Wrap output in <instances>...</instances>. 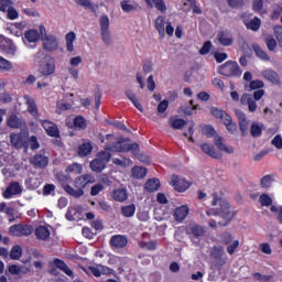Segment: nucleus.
<instances>
[{"instance_id": "1", "label": "nucleus", "mask_w": 282, "mask_h": 282, "mask_svg": "<svg viewBox=\"0 0 282 282\" xmlns=\"http://www.w3.org/2000/svg\"><path fill=\"white\" fill-rule=\"evenodd\" d=\"M212 206H220L215 213L214 217H220L223 220H218V226L225 227L235 218V212L230 208V204L228 202L223 200L214 195V200L212 202Z\"/></svg>"}, {"instance_id": "2", "label": "nucleus", "mask_w": 282, "mask_h": 282, "mask_svg": "<svg viewBox=\"0 0 282 282\" xmlns=\"http://www.w3.org/2000/svg\"><path fill=\"white\" fill-rule=\"evenodd\" d=\"M34 61L40 62L43 61L40 65L39 72L42 76H52L56 69V65L54 64V58L50 56H45L43 52H37L35 54Z\"/></svg>"}, {"instance_id": "3", "label": "nucleus", "mask_w": 282, "mask_h": 282, "mask_svg": "<svg viewBox=\"0 0 282 282\" xmlns=\"http://www.w3.org/2000/svg\"><path fill=\"white\" fill-rule=\"evenodd\" d=\"M129 141V139H126L124 141H118L112 144H106V151H112L113 153H127L131 151L133 155H137L140 145L138 143H127Z\"/></svg>"}, {"instance_id": "4", "label": "nucleus", "mask_w": 282, "mask_h": 282, "mask_svg": "<svg viewBox=\"0 0 282 282\" xmlns=\"http://www.w3.org/2000/svg\"><path fill=\"white\" fill-rule=\"evenodd\" d=\"M110 161L111 154L107 151H100L97 153L96 159L90 162V169L94 173H102Z\"/></svg>"}, {"instance_id": "5", "label": "nucleus", "mask_w": 282, "mask_h": 282, "mask_svg": "<svg viewBox=\"0 0 282 282\" xmlns=\"http://www.w3.org/2000/svg\"><path fill=\"white\" fill-rule=\"evenodd\" d=\"M99 25L104 45H106V47H111V45H113V37L111 36V31L109 30L110 22L107 14H102L99 18Z\"/></svg>"}, {"instance_id": "6", "label": "nucleus", "mask_w": 282, "mask_h": 282, "mask_svg": "<svg viewBox=\"0 0 282 282\" xmlns=\"http://www.w3.org/2000/svg\"><path fill=\"white\" fill-rule=\"evenodd\" d=\"M154 28L159 32V36L161 39H164V36H173L175 29L173 28V24L171 22H166L164 15H159L155 19Z\"/></svg>"}, {"instance_id": "7", "label": "nucleus", "mask_w": 282, "mask_h": 282, "mask_svg": "<svg viewBox=\"0 0 282 282\" xmlns=\"http://www.w3.org/2000/svg\"><path fill=\"white\" fill-rule=\"evenodd\" d=\"M218 73L227 78H235L237 76H241V67H239L237 62L228 61L219 66Z\"/></svg>"}, {"instance_id": "8", "label": "nucleus", "mask_w": 282, "mask_h": 282, "mask_svg": "<svg viewBox=\"0 0 282 282\" xmlns=\"http://www.w3.org/2000/svg\"><path fill=\"white\" fill-rule=\"evenodd\" d=\"M40 35L44 50L47 52L58 50V39L54 35H47V31L44 25H40Z\"/></svg>"}, {"instance_id": "9", "label": "nucleus", "mask_w": 282, "mask_h": 282, "mask_svg": "<svg viewBox=\"0 0 282 282\" xmlns=\"http://www.w3.org/2000/svg\"><path fill=\"white\" fill-rule=\"evenodd\" d=\"M34 232V228L30 225L18 224L9 228L11 237H28Z\"/></svg>"}, {"instance_id": "10", "label": "nucleus", "mask_w": 282, "mask_h": 282, "mask_svg": "<svg viewBox=\"0 0 282 282\" xmlns=\"http://www.w3.org/2000/svg\"><path fill=\"white\" fill-rule=\"evenodd\" d=\"M232 234L225 231L220 235V241L227 246L228 254H235L237 248H239V240H234ZM234 240V241H232Z\"/></svg>"}, {"instance_id": "11", "label": "nucleus", "mask_w": 282, "mask_h": 282, "mask_svg": "<svg viewBox=\"0 0 282 282\" xmlns=\"http://www.w3.org/2000/svg\"><path fill=\"white\" fill-rule=\"evenodd\" d=\"M171 186H173L178 193H184L191 188V183L185 178H182L177 175H173L170 182Z\"/></svg>"}, {"instance_id": "12", "label": "nucleus", "mask_w": 282, "mask_h": 282, "mask_svg": "<svg viewBox=\"0 0 282 282\" xmlns=\"http://www.w3.org/2000/svg\"><path fill=\"white\" fill-rule=\"evenodd\" d=\"M236 116L238 118L239 129L241 131V135L242 137L248 135V129L250 127V120H248V117H246V112H243L241 110H236Z\"/></svg>"}, {"instance_id": "13", "label": "nucleus", "mask_w": 282, "mask_h": 282, "mask_svg": "<svg viewBox=\"0 0 282 282\" xmlns=\"http://www.w3.org/2000/svg\"><path fill=\"white\" fill-rule=\"evenodd\" d=\"M95 182L96 177H94L91 174H84L75 178L74 186L75 188H79V191H84L87 184H94Z\"/></svg>"}, {"instance_id": "14", "label": "nucleus", "mask_w": 282, "mask_h": 282, "mask_svg": "<svg viewBox=\"0 0 282 282\" xmlns=\"http://www.w3.org/2000/svg\"><path fill=\"white\" fill-rule=\"evenodd\" d=\"M7 124H8V127H10V129H23V128L28 127L25 119L17 116V115H10L7 120Z\"/></svg>"}, {"instance_id": "15", "label": "nucleus", "mask_w": 282, "mask_h": 282, "mask_svg": "<svg viewBox=\"0 0 282 282\" xmlns=\"http://www.w3.org/2000/svg\"><path fill=\"white\" fill-rule=\"evenodd\" d=\"M0 50L6 52V54L13 56L17 52V46H14L12 41L8 40L6 36H0Z\"/></svg>"}, {"instance_id": "16", "label": "nucleus", "mask_w": 282, "mask_h": 282, "mask_svg": "<svg viewBox=\"0 0 282 282\" xmlns=\"http://www.w3.org/2000/svg\"><path fill=\"white\" fill-rule=\"evenodd\" d=\"M241 105L248 106V111L254 113L257 111V100L252 97L251 94H243L240 98Z\"/></svg>"}, {"instance_id": "17", "label": "nucleus", "mask_w": 282, "mask_h": 282, "mask_svg": "<svg viewBox=\"0 0 282 282\" xmlns=\"http://www.w3.org/2000/svg\"><path fill=\"white\" fill-rule=\"evenodd\" d=\"M30 163L35 166V169H45L50 164V159L43 154H35L30 159Z\"/></svg>"}, {"instance_id": "18", "label": "nucleus", "mask_w": 282, "mask_h": 282, "mask_svg": "<svg viewBox=\"0 0 282 282\" xmlns=\"http://www.w3.org/2000/svg\"><path fill=\"white\" fill-rule=\"evenodd\" d=\"M22 189L19 182H12L8 185L7 189L3 192L2 195L6 199H10L12 195H20Z\"/></svg>"}, {"instance_id": "19", "label": "nucleus", "mask_w": 282, "mask_h": 282, "mask_svg": "<svg viewBox=\"0 0 282 282\" xmlns=\"http://www.w3.org/2000/svg\"><path fill=\"white\" fill-rule=\"evenodd\" d=\"M216 41L220 43V45H224L225 47H228L229 45H232L234 43V37L231 33H228L226 31H220L217 34Z\"/></svg>"}, {"instance_id": "20", "label": "nucleus", "mask_w": 282, "mask_h": 282, "mask_svg": "<svg viewBox=\"0 0 282 282\" xmlns=\"http://www.w3.org/2000/svg\"><path fill=\"white\" fill-rule=\"evenodd\" d=\"M61 184H62L64 191L72 197H75L76 199H78V198L83 197V195H85V189L74 188V187H72V185H68L67 183H65V181H61Z\"/></svg>"}, {"instance_id": "21", "label": "nucleus", "mask_w": 282, "mask_h": 282, "mask_svg": "<svg viewBox=\"0 0 282 282\" xmlns=\"http://www.w3.org/2000/svg\"><path fill=\"white\" fill-rule=\"evenodd\" d=\"M10 142L14 149H24L28 151V143L23 142V137L19 133H11L10 134Z\"/></svg>"}, {"instance_id": "22", "label": "nucleus", "mask_w": 282, "mask_h": 282, "mask_svg": "<svg viewBox=\"0 0 282 282\" xmlns=\"http://www.w3.org/2000/svg\"><path fill=\"white\" fill-rule=\"evenodd\" d=\"M127 243H129V240L122 235L112 236L110 239V246L117 249L127 248Z\"/></svg>"}, {"instance_id": "23", "label": "nucleus", "mask_w": 282, "mask_h": 282, "mask_svg": "<svg viewBox=\"0 0 282 282\" xmlns=\"http://www.w3.org/2000/svg\"><path fill=\"white\" fill-rule=\"evenodd\" d=\"M24 100L28 106L29 113H31L33 118H39V107L36 106V101L28 95L24 96Z\"/></svg>"}, {"instance_id": "24", "label": "nucleus", "mask_w": 282, "mask_h": 282, "mask_svg": "<svg viewBox=\"0 0 282 282\" xmlns=\"http://www.w3.org/2000/svg\"><path fill=\"white\" fill-rule=\"evenodd\" d=\"M206 234V229L202 227L200 225H191L187 228V235H191V237H194L195 239H199V237H204Z\"/></svg>"}, {"instance_id": "25", "label": "nucleus", "mask_w": 282, "mask_h": 282, "mask_svg": "<svg viewBox=\"0 0 282 282\" xmlns=\"http://www.w3.org/2000/svg\"><path fill=\"white\" fill-rule=\"evenodd\" d=\"M263 78L272 83L273 85H281V79L279 78V74L272 69H265L262 72Z\"/></svg>"}, {"instance_id": "26", "label": "nucleus", "mask_w": 282, "mask_h": 282, "mask_svg": "<svg viewBox=\"0 0 282 282\" xmlns=\"http://www.w3.org/2000/svg\"><path fill=\"white\" fill-rule=\"evenodd\" d=\"M202 151L206 153V155H209V158H213L214 160H221V154L213 148V145L208 143H204L200 145Z\"/></svg>"}, {"instance_id": "27", "label": "nucleus", "mask_w": 282, "mask_h": 282, "mask_svg": "<svg viewBox=\"0 0 282 282\" xmlns=\"http://www.w3.org/2000/svg\"><path fill=\"white\" fill-rule=\"evenodd\" d=\"M148 8H156L160 12H166V2L164 0H144Z\"/></svg>"}, {"instance_id": "28", "label": "nucleus", "mask_w": 282, "mask_h": 282, "mask_svg": "<svg viewBox=\"0 0 282 282\" xmlns=\"http://www.w3.org/2000/svg\"><path fill=\"white\" fill-rule=\"evenodd\" d=\"M214 143H215V147H217L219 151H224V153H228V154L235 153V148L226 147V144H224V139L221 137H215Z\"/></svg>"}, {"instance_id": "29", "label": "nucleus", "mask_w": 282, "mask_h": 282, "mask_svg": "<svg viewBox=\"0 0 282 282\" xmlns=\"http://www.w3.org/2000/svg\"><path fill=\"white\" fill-rule=\"evenodd\" d=\"M174 217L176 221H184V219L188 217V206L182 205L181 207H177L174 212Z\"/></svg>"}, {"instance_id": "30", "label": "nucleus", "mask_w": 282, "mask_h": 282, "mask_svg": "<svg viewBox=\"0 0 282 282\" xmlns=\"http://www.w3.org/2000/svg\"><path fill=\"white\" fill-rule=\"evenodd\" d=\"M50 229L45 226H40L35 229V237L41 241H47L50 239Z\"/></svg>"}, {"instance_id": "31", "label": "nucleus", "mask_w": 282, "mask_h": 282, "mask_svg": "<svg viewBox=\"0 0 282 282\" xmlns=\"http://www.w3.org/2000/svg\"><path fill=\"white\" fill-rule=\"evenodd\" d=\"M42 127L46 131L47 135H51V138H56V135H58V128L54 123L43 121Z\"/></svg>"}, {"instance_id": "32", "label": "nucleus", "mask_w": 282, "mask_h": 282, "mask_svg": "<svg viewBox=\"0 0 282 282\" xmlns=\"http://www.w3.org/2000/svg\"><path fill=\"white\" fill-rule=\"evenodd\" d=\"M144 189L148 191V193H155V191L160 189V180L158 178L148 180L144 185Z\"/></svg>"}, {"instance_id": "33", "label": "nucleus", "mask_w": 282, "mask_h": 282, "mask_svg": "<svg viewBox=\"0 0 282 282\" xmlns=\"http://www.w3.org/2000/svg\"><path fill=\"white\" fill-rule=\"evenodd\" d=\"M128 197L129 195L124 188H117L112 192V198L115 202H127Z\"/></svg>"}, {"instance_id": "34", "label": "nucleus", "mask_w": 282, "mask_h": 282, "mask_svg": "<svg viewBox=\"0 0 282 282\" xmlns=\"http://www.w3.org/2000/svg\"><path fill=\"white\" fill-rule=\"evenodd\" d=\"M126 96L127 98H129V100L132 102V105H134L135 109H138V111H144V108H142V105L140 104V101H138V97L135 96V94L133 93V90L128 89L126 90Z\"/></svg>"}, {"instance_id": "35", "label": "nucleus", "mask_w": 282, "mask_h": 282, "mask_svg": "<svg viewBox=\"0 0 282 282\" xmlns=\"http://www.w3.org/2000/svg\"><path fill=\"white\" fill-rule=\"evenodd\" d=\"M126 96L127 98H129V100L132 102V105H134L135 109H138V111H144V108H142V105L140 104V101H138V97L135 96V94L133 93V90L128 89L126 90Z\"/></svg>"}, {"instance_id": "36", "label": "nucleus", "mask_w": 282, "mask_h": 282, "mask_svg": "<svg viewBox=\"0 0 282 282\" xmlns=\"http://www.w3.org/2000/svg\"><path fill=\"white\" fill-rule=\"evenodd\" d=\"M126 96L127 98H129V100L132 102V105H134L135 109H138V111H144V108H142V105L140 104V101H138V97L135 96V94L133 93V90L128 89L126 90Z\"/></svg>"}, {"instance_id": "37", "label": "nucleus", "mask_w": 282, "mask_h": 282, "mask_svg": "<svg viewBox=\"0 0 282 282\" xmlns=\"http://www.w3.org/2000/svg\"><path fill=\"white\" fill-rule=\"evenodd\" d=\"M9 272L10 274H28L30 272V269L25 265H9Z\"/></svg>"}, {"instance_id": "38", "label": "nucleus", "mask_w": 282, "mask_h": 282, "mask_svg": "<svg viewBox=\"0 0 282 282\" xmlns=\"http://www.w3.org/2000/svg\"><path fill=\"white\" fill-rule=\"evenodd\" d=\"M263 132V123H252L250 127V135L252 138H261Z\"/></svg>"}, {"instance_id": "39", "label": "nucleus", "mask_w": 282, "mask_h": 282, "mask_svg": "<svg viewBox=\"0 0 282 282\" xmlns=\"http://www.w3.org/2000/svg\"><path fill=\"white\" fill-rule=\"evenodd\" d=\"M132 173V177H134V180H142L144 177H147V170L142 166H134L131 170Z\"/></svg>"}, {"instance_id": "40", "label": "nucleus", "mask_w": 282, "mask_h": 282, "mask_svg": "<svg viewBox=\"0 0 282 282\" xmlns=\"http://www.w3.org/2000/svg\"><path fill=\"white\" fill-rule=\"evenodd\" d=\"M223 123L229 133H237V123L232 122V117H226Z\"/></svg>"}, {"instance_id": "41", "label": "nucleus", "mask_w": 282, "mask_h": 282, "mask_svg": "<svg viewBox=\"0 0 282 282\" xmlns=\"http://www.w3.org/2000/svg\"><path fill=\"white\" fill-rule=\"evenodd\" d=\"M25 39L29 43H36L41 39V34L36 30H29L25 32Z\"/></svg>"}, {"instance_id": "42", "label": "nucleus", "mask_w": 282, "mask_h": 282, "mask_svg": "<svg viewBox=\"0 0 282 282\" xmlns=\"http://www.w3.org/2000/svg\"><path fill=\"white\" fill-rule=\"evenodd\" d=\"M210 113L212 116H214V118H218L219 120H221L224 122V120H226V117H230V115H227L225 110L212 107L210 108Z\"/></svg>"}, {"instance_id": "43", "label": "nucleus", "mask_w": 282, "mask_h": 282, "mask_svg": "<svg viewBox=\"0 0 282 282\" xmlns=\"http://www.w3.org/2000/svg\"><path fill=\"white\" fill-rule=\"evenodd\" d=\"M75 3L86 10H91V12H96V10H98V6L91 4L90 0H75Z\"/></svg>"}, {"instance_id": "44", "label": "nucleus", "mask_w": 282, "mask_h": 282, "mask_svg": "<svg viewBox=\"0 0 282 282\" xmlns=\"http://www.w3.org/2000/svg\"><path fill=\"white\" fill-rule=\"evenodd\" d=\"M74 41H76V33L69 32L66 34V50L74 52Z\"/></svg>"}, {"instance_id": "45", "label": "nucleus", "mask_w": 282, "mask_h": 282, "mask_svg": "<svg viewBox=\"0 0 282 282\" xmlns=\"http://www.w3.org/2000/svg\"><path fill=\"white\" fill-rule=\"evenodd\" d=\"M93 149L94 148L91 147V143H84L79 147L78 154L80 155V158H87V155L91 153Z\"/></svg>"}, {"instance_id": "46", "label": "nucleus", "mask_w": 282, "mask_h": 282, "mask_svg": "<svg viewBox=\"0 0 282 282\" xmlns=\"http://www.w3.org/2000/svg\"><path fill=\"white\" fill-rule=\"evenodd\" d=\"M247 30H252L257 32L261 28V20L259 18H253L250 22L246 24Z\"/></svg>"}, {"instance_id": "47", "label": "nucleus", "mask_w": 282, "mask_h": 282, "mask_svg": "<svg viewBox=\"0 0 282 282\" xmlns=\"http://www.w3.org/2000/svg\"><path fill=\"white\" fill-rule=\"evenodd\" d=\"M225 254H226V251L224 250V247H221V246L213 247V249L210 251L212 259L224 257Z\"/></svg>"}, {"instance_id": "48", "label": "nucleus", "mask_w": 282, "mask_h": 282, "mask_svg": "<svg viewBox=\"0 0 282 282\" xmlns=\"http://www.w3.org/2000/svg\"><path fill=\"white\" fill-rule=\"evenodd\" d=\"M123 217H133L135 215V205H128L121 208Z\"/></svg>"}, {"instance_id": "49", "label": "nucleus", "mask_w": 282, "mask_h": 282, "mask_svg": "<svg viewBox=\"0 0 282 282\" xmlns=\"http://www.w3.org/2000/svg\"><path fill=\"white\" fill-rule=\"evenodd\" d=\"M253 52H256L258 58H261L262 61H270L268 53H265V51H263L259 45H253Z\"/></svg>"}, {"instance_id": "50", "label": "nucleus", "mask_w": 282, "mask_h": 282, "mask_svg": "<svg viewBox=\"0 0 282 282\" xmlns=\"http://www.w3.org/2000/svg\"><path fill=\"white\" fill-rule=\"evenodd\" d=\"M21 254H23V249L20 246H14L10 252V258L17 261L21 259Z\"/></svg>"}, {"instance_id": "51", "label": "nucleus", "mask_w": 282, "mask_h": 282, "mask_svg": "<svg viewBox=\"0 0 282 282\" xmlns=\"http://www.w3.org/2000/svg\"><path fill=\"white\" fill-rule=\"evenodd\" d=\"M121 9L123 12H135V10H138V6L131 4L130 1L124 0L121 2Z\"/></svg>"}, {"instance_id": "52", "label": "nucleus", "mask_w": 282, "mask_h": 282, "mask_svg": "<svg viewBox=\"0 0 282 282\" xmlns=\"http://www.w3.org/2000/svg\"><path fill=\"white\" fill-rule=\"evenodd\" d=\"M74 107V101L67 102L65 100L57 101V110L59 111H68V109H72Z\"/></svg>"}, {"instance_id": "53", "label": "nucleus", "mask_w": 282, "mask_h": 282, "mask_svg": "<svg viewBox=\"0 0 282 282\" xmlns=\"http://www.w3.org/2000/svg\"><path fill=\"white\" fill-rule=\"evenodd\" d=\"M170 124L172 129H182L183 127H186V121L184 119H171Z\"/></svg>"}, {"instance_id": "54", "label": "nucleus", "mask_w": 282, "mask_h": 282, "mask_svg": "<svg viewBox=\"0 0 282 282\" xmlns=\"http://www.w3.org/2000/svg\"><path fill=\"white\" fill-rule=\"evenodd\" d=\"M74 124L77 129H87V120L82 116H78L74 119Z\"/></svg>"}, {"instance_id": "55", "label": "nucleus", "mask_w": 282, "mask_h": 282, "mask_svg": "<svg viewBox=\"0 0 282 282\" xmlns=\"http://www.w3.org/2000/svg\"><path fill=\"white\" fill-rule=\"evenodd\" d=\"M272 182H274V177L272 175H265L261 178L262 188H270L272 186Z\"/></svg>"}, {"instance_id": "56", "label": "nucleus", "mask_w": 282, "mask_h": 282, "mask_svg": "<svg viewBox=\"0 0 282 282\" xmlns=\"http://www.w3.org/2000/svg\"><path fill=\"white\" fill-rule=\"evenodd\" d=\"M139 247H141L143 250H155L158 248V242H155V241H149V242L141 241V242H139Z\"/></svg>"}, {"instance_id": "57", "label": "nucleus", "mask_w": 282, "mask_h": 282, "mask_svg": "<svg viewBox=\"0 0 282 282\" xmlns=\"http://www.w3.org/2000/svg\"><path fill=\"white\" fill-rule=\"evenodd\" d=\"M29 147L32 151H36L37 149H41V144L39 143V139H36L35 135L30 137Z\"/></svg>"}, {"instance_id": "58", "label": "nucleus", "mask_w": 282, "mask_h": 282, "mask_svg": "<svg viewBox=\"0 0 282 282\" xmlns=\"http://www.w3.org/2000/svg\"><path fill=\"white\" fill-rule=\"evenodd\" d=\"M214 261V267L216 270H221V268L226 264V258L218 257V258H212Z\"/></svg>"}, {"instance_id": "59", "label": "nucleus", "mask_w": 282, "mask_h": 282, "mask_svg": "<svg viewBox=\"0 0 282 282\" xmlns=\"http://www.w3.org/2000/svg\"><path fill=\"white\" fill-rule=\"evenodd\" d=\"M264 84L261 80H252L249 85V87H247V91H252L254 89H261L263 88Z\"/></svg>"}, {"instance_id": "60", "label": "nucleus", "mask_w": 282, "mask_h": 282, "mask_svg": "<svg viewBox=\"0 0 282 282\" xmlns=\"http://www.w3.org/2000/svg\"><path fill=\"white\" fill-rule=\"evenodd\" d=\"M0 69L4 72L12 69V63L0 56Z\"/></svg>"}, {"instance_id": "61", "label": "nucleus", "mask_w": 282, "mask_h": 282, "mask_svg": "<svg viewBox=\"0 0 282 282\" xmlns=\"http://www.w3.org/2000/svg\"><path fill=\"white\" fill-rule=\"evenodd\" d=\"M113 164H116L117 166H131V164H133V162L130 159H113L112 160Z\"/></svg>"}, {"instance_id": "62", "label": "nucleus", "mask_w": 282, "mask_h": 282, "mask_svg": "<svg viewBox=\"0 0 282 282\" xmlns=\"http://www.w3.org/2000/svg\"><path fill=\"white\" fill-rule=\"evenodd\" d=\"M259 202L261 204V206H270L272 204V197H270V195L268 194H262L260 195Z\"/></svg>"}, {"instance_id": "63", "label": "nucleus", "mask_w": 282, "mask_h": 282, "mask_svg": "<svg viewBox=\"0 0 282 282\" xmlns=\"http://www.w3.org/2000/svg\"><path fill=\"white\" fill-rule=\"evenodd\" d=\"M253 279H256V281H260V282H269L272 281L273 276L272 275H263L259 272L253 273Z\"/></svg>"}, {"instance_id": "64", "label": "nucleus", "mask_w": 282, "mask_h": 282, "mask_svg": "<svg viewBox=\"0 0 282 282\" xmlns=\"http://www.w3.org/2000/svg\"><path fill=\"white\" fill-rule=\"evenodd\" d=\"M274 32H275V37L278 39V42L282 47V26H275Z\"/></svg>"}]
</instances>
